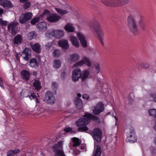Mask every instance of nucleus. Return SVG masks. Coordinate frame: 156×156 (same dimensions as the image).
<instances>
[{"instance_id": "0e129e2a", "label": "nucleus", "mask_w": 156, "mask_h": 156, "mask_svg": "<svg viewBox=\"0 0 156 156\" xmlns=\"http://www.w3.org/2000/svg\"><path fill=\"white\" fill-rule=\"evenodd\" d=\"M154 143L155 144H156V138H155L154 140Z\"/></svg>"}, {"instance_id": "1a4fd4ad", "label": "nucleus", "mask_w": 156, "mask_h": 156, "mask_svg": "<svg viewBox=\"0 0 156 156\" xmlns=\"http://www.w3.org/2000/svg\"><path fill=\"white\" fill-rule=\"evenodd\" d=\"M104 110V105L101 102L97 104L93 110V113L95 115H98Z\"/></svg>"}, {"instance_id": "c9c22d12", "label": "nucleus", "mask_w": 156, "mask_h": 156, "mask_svg": "<svg viewBox=\"0 0 156 156\" xmlns=\"http://www.w3.org/2000/svg\"><path fill=\"white\" fill-rule=\"evenodd\" d=\"M33 86L35 89L39 90L41 88L40 83L37 80H35L33 83Z\"/></svg>"}, {"instance_id": "ddd939ff", "label": "nucleus", "mask_w": 156, "mask_h": 156, "mask_svg": "<svg viewBox=\"0 0 156 156\" xmlns=\"http://www.w3.org/2000/svg\"><path fill=\"white\" fill-rule=\"evenodd\" d=\"M31 54V51L30 49L26 48L22 52L21 55L24 60L27 61L30 58Z\"/></svg>"}, {"instance_id": "e433bc0d", "label": "nucleus", "mask_w": 156, "mask_h": 156, "mask_svg": "<svg viewBox=\"0 0 156 156\" xmlns=\"http://www.w3.org/2000/svg\"><path fill=\"white\" fill-rule=\"evenodd\" d=\"M28 39L31 40L34 38H35L37 37V34L34 31L29 33L27 36Z\"/></svg>"}, {"instance_id": "e2e57ef3", "label": "nucleus", "mask_w": 156, "mask_h": 156, "mask_svg": "<svg viewBox=\"0 0 156 156\" xmlns=\"http://www.w3.org/2000/svg\"><path fill=\"white\" fill-rule=\"evenodd\" d=\"M65 74H66V73L65 72H64L62 73V76H63L64 75H65Z\"/></svg>"}, {"instance_id": "4d7b16f0", "label": "nucleus", "mask_w": 156, "mask_h": 156, "mask_svg": "<svg viewBox=\"0 0 156 156\" xmlns=\"http://www.w3.org/2000/svg\"><path fill=\"white\" fill-rule=\"evenodd\" d=\"M154 129L156 131V120H155V125H154Z\"/></svg>"}, {"instance_id": "5fc2aeb1", "label": "nucleus", "mask_w": 156, "mask_h": 156, "mask_svg": "<svg viewBox=\"0 0 156 156\" xmlns=\"http://www.w3.org/2000/svg\"><path fill=\"white\" fill-rule=\"evenodd\" d=\"M38 98H35V101L36 102V103H39V101H38Z\"/></svg>"}, {"instance_id": "2eb2a0df", "label": "nucleus", "mask_w": 156, "mask_h": 156, "mask_svg": "<svg viewBox=\"0 0 156 156\" xmlns=\"http://www.w3.org/2000/svg\"><path fill=\"white\" fill-rule=\"evenodd\" d=\"M61 18V16L57 14H54L48 16L47 19L49 22L55 23Z\"/></svg>"}, {"instance_id": "39448f33", "label": "nucleus", "mask_w": 156, "mask_h": 156, "mask_svg": "<svg viewBox=\"0 0 156 156\" xmlns=\"http://www.w3.org/2000/svg\"><path fill=\"white\" fill-rule=\"evenodd\" d=\"M64 34V32L62 30H53L51 31H48L45 34V36L48 38L54 37L57 38H60L62 37Z\"/></svg>"}, {"instance_id": "8fccbe9b", "label": "nucleus", "mask_w": 156, "mask_h": 156, "mask_svg": "<svg viewBox=\"0 0 156 156\" xmlns=\"http://www.w3.org/2000/svg\"><path fill=\"white\" fill-rule=\"evenodd\" d=\"M83 98V99H86V100H88L89 99V96L87 94H84L82 95Z\"/></svg>"}, {"instance_id": "dca6fc26", "label": "nucleus", "mask_w": 156, "mask_h": 156, "mask_svg": "<svg viewBox=\"0 0 156 156\" xmlns=\"http://www.w3.org/2000/svg\"><path fill=\"white\" fill-rule=\"evenodd\" d=\"M45 98L48 103L53 104L55 102V98L51 92L48 91L45 94Z\"/></svg>"}, {"instance_id": "3c124183", "label": "nucleus", "mask_w": 156, "mask_h": 156, "mask_svg": "<svg viewBox=\"0 0 156 156\" xmlns=\"http://www.w3.org/2000/svg\"><path fill=\"white\" fill-rule=\"evenodd\" d=\"M0 86L2 88H4V86L3 84V82L2 79L0 77Z\"/></svg>"}, {"instance_id": "393cba45", "label": "nucleus", "mask_w": 156, "mask_h": 156, "mask_svg": "<svg viewBox=\"0 0 156 156\" xmlns=\"http://www.w3.org/2000/svg\"><path fill=\"white\" fill-rule=\"evenodd\" d=\"M37 27L40 31L44 30L47 28V24L45 22L42 21L38 23Z\"/></svg>"}, {"instance_id": "338daca9", "label": "nucleus", "mask_w": 156, "mask_h": 156, "mask_svg": "<svg viewBox=\"0 0 156 156\" xmlns=\"http://www.w3.org/2000/svg\"><path fill=\"white\" fill-rule=\"evenodd\" d=\"M112 116H113V113H112Z\"/></svg>"}, {"instance_id": "4c0bfd02", "label": "nucleus", "mask_w": 156, "mask_h": 156, "mask_svg": "<svg viewBox=\"0 0 156 156\" xmlns=\"http://www.w3.org/2000/svg\"><path fill=\"white\" fill-rule=\"evenodd\" d=\"M61 62L58 60H56L54 61L53 66L54 68L58 69L61 66Z\"/></svg>"}, {"instance_id": "a211bd4d", "label": "nucleus", "mask_w": 156, "mask_h": 156, "mask_svg": "<svg viewBox=\"0 0 156 156\" xmlns=\"http://www.w3.org/2000/svg\"><path fill=\"white\" fill-rule=\"evenodd\" d=\"M127 139L129 141L134 142L136 140L135 132L133 130L127 133Z\"/></svg>"}, {"instance_id": "7c9ffc66", "label": "nucleus", "mask_w": 156, "mask_h": 156, "mask_svg": "<svg viewBox=\"0 0 156 156\" xmlns=\"http://www.w3.org/2000/svg\"><path fill=\"white\" fill-rule=\"evenodd\" d=\"M20 151L18 149H15L13 150H9L7 153V156H15L19 153Z\"/></svg>"}, {"instance_id": "f704fd0d", "label": "nucleus", "mask_w": 156, "mask_h": 156, "mask_svg": "<svg viewBox=\"0 0 156 156\" xmlns=\"http://www.w3.org/2000/svg\"><path fill=\"white\" fill-rule=\"evenodd\" d=\"M55 9L57 12L60 15H64L68 13V11L66 10H62L61 9L56 8Z\"/></svg>"}, {"instance_id": "13d9d810", "label": "nucleus", "mask_w": 156, "mask_h": 156, "mask_svg": "<svg viewBox=\"0 0 156 156\" xmlns=\"http://www.w3.org/2000/svg\"><path fill=\"white\" fill-rule=\"evenodd\" d=\"M16 58H17V59L18 60V61H19V59H20V58H19L18 57V55L17 54H16Z\"/></svg>"}, {"instance_id": "ea45409f", "label": "nucleus", "mask_w": 156, "mask_h": 156, "mask_svg": "<svg viewBox=\"0 0 156 156\" xmlns=\"http://www.w3.org/2000/svg\"><path fill=\"white\" fill-rule=\"evenodd\" d=\"M149 115L154 117H156V109H152L148 110Z\"/></svg>"}, {"instance_id": "2f4dec72", "label": "nucleus", "mask_w": 156, "mask_h": 156, "mask_svg": "<svg viewBox=\"0 0 156 156\" xmlns=\"http://www.w3.org/2000/svg\"><path fill=\"white\" fill-rule=\"evenodd\" d=\"M101 154V150L100 147L98 145L95 146L93 156H100Z\"/></svg>"}, {"instance_id": "cd10ccee", "label": "nucleus", "mask_w": 156, "mask_h": 156, "mask_svg": "<svg viewBox=\"0 0 156 156\" xmlns=\"http://www.w3.org/2000/svg\"><path fill=\"white\" fill-rule=\"evenodd\" d=\"M28 92V90H27L23 89L22 90V91L20 93V96H22V94L23 93V97H28L31 100H32L33 99H34L35 98V96L34 93L31 94V95L30 96H29L28 95H26V93H27Z\"/></svg>"}, {"instance_id": "58836bf2", "label": "nucleus", "mask_w": 156, "mask_h": 156, "mask_svg": "<svg viewBox=\"0 0 156 156\" xmlns=\"http://www.w3.org/2000/svg\"><path fill=\"white\" fill-rule=\"evenodd\" d=\"M94 68L95 69V72L98 74L100 72V67L99 64L98 63H95L94 64Z\"/></svg>"}, {"instance_id": "c03bdc74", "label": "nucleus", "mask_w": 156, "mask_h": 156, "mask_svg": "<svg viewBox=\"0 0 156 156\" xmlns=\"http://www.w3.org/2000/svg\"><path fill=\"white\" fill-rule=\"evenodd\" d=\"M30 5V2H27L23 4V7L25 9L28 8Z\"/></svg>"}, {"instance_id": "f8f14e48", "label": "nucleus", "mask_w": 156, "mask_h": 156, "mask_svg": "<svg viewBox=\"0 0 156 156\" xmlns=\"http://www.w3.org/2000/svg\"><path fill=\"white\" fill-rule=\"evenodd\" d=\"M72 139L73 143V147L72 148L73 151H71V152L77 154L79 153V149H78V150L75 151L74 150L73 148V147H79L81 144V142L80 141L79 139L76 137H73Z\"/></svg>"}, {"instance_id": "6e6d98bb", "label": "nucleus", "mask_w": 156, "mask_h": 156, "mask_svg": "<svg viewBox=\"0 0 156 156\" xmlns=\"http://www.w3.org/2000/svg\"><path fill=\"white\" fill-rule=\"evenodd\" d=\"M102 84V80L101 79V80L99 82V86H98L100 87H101Z\"/></svg>"}, {"instance_id": "79ce46f5", "label": "nucleus", "mask_w": 156, "mask_h": 156, "mask_svg": "<svg viewBox=\"0 0 156 156\" xmlns=\"http://www.w3.org/2000/svg\"><path fill=\"white\" fill-rule=\"evenodd\" d=\"M8 23V21L3 20L2 19H0V24L1 25L3 26H6Z\"/></svg>"}, {"instance_id": "6e6552de", "label": "nucleus", "mask_w": 156, "mask_h": 156, "mask_svg": "<svg viewBox=\"0 0 156 156\" xmlns=\"http://www.w3.org/2000/svg\"><path fill=\"white\" fill-rule=\"evenodd\" d=\"M32 16V13L30 12H27L23 14L19 17V22L22 24H23L27 20L31 19Z\"/></svg>"}, {"instance_id": "c756f323", "label": "nucleus", "mask_w": 156, "mask_h": 156, "mask_svg": "<svg viewBox=\"0 0 156 156\" xmlns=\"http://www.w3.org/2000/svg\"><path fill=\"white\" fill-rule=\"evenodd\" d=\"M65 29L69 32H74L75 30L73 25L71 23L67 24L64 27Z\"/></svg>"}, {"instance_id": "5701e85b", "label": "nucleus", "mask_w": 156, "mask_h": 156, "mask_svg": "<svg viewBox=\"0 0 156 156\" xmlns=\"http://www.w3.org/2000/svg\"><path fill=\"white\" fill-rule=\"evenodd\" d=\"M22 78L26 81L28 80L30 78V73L26 70H23L21 72Z\"/></svg>"}, {"instance_id": "c85d7f7f", "label": "nucleus", "mask_w": 156, "mask_h": 156, "mask_svg": "<svg viewBox=\"0 0 156 156\" xmlns=\"http://www.w3.org/2000/svg\"><path fill=\"white\" fill-rule=\"evenodd\" d=\"M31 47L32 50L37 53H40L41 51L40 45L39 44L36 43L34 45L31 44Z\"/></svg>"}, {"instance_id": "a18cd8bd", "label": "nucleus", "mask_w": 156, "mask_h": 156, "mask_svg": "<svg viewBox=\"0 0 156 156\" xmlns=\"http://www.w3.org/2000/svg\"><path fill=\"white\" fill-rule=\"evenodd\" d=\"M151 97L153 98V100L156 102V95L154 93H152L151 95Z\"/></svg>"}, {"instance_id": "473e14b6", "label": "nucleus", "mask_w": 156, "mask_h": 156, "mask_svg": "<svg viewBox=\"0 0 156 156\" xmlns=\"http://www.w3.org/2000/svg\"><path fill=\"white\" fill-rule=\"evenodd\" d=\"M79 59V56L77 54H72L70 56V60L72 62H77Z\"/></svg>"}, {"instance_id": "9d476101", "label": "nucleus", "mask_w": 156, "mask_h": 156, "mask_svg": "<svg viewBox=\"0 0 156 156\" xmlns=\"http://www.w3.org/2000/svg\"><path fill=\"white\" fill-rule=\"evenodd\" d=\"M81 71L80 69H75L72 72V79L74 82L77 81L80 78Z\"/></svg>"}, {"instance_id": "603ef678", "label": "nucleus", "mask_w": 156, "mask_h": 156, "mask_svg": "<svg viewBox=\"0 0 156 156\" xmlns=\"http://www.w3.org/2000/svg\"><path fill=\"white\" fill-rule=\"evenodd\" d=\"M80 147H81V149L83 151H85L86 149V147L85 146H81Z\"/></svg>"}, {"instance_id": "de8ad7c7", "label": "nucleus", "mask_w": 156, "mask_h": 156, "mask_svg": "<svg viewBox=\"0 0 156 156\" xmlns=\"http://www.w3.org/2000/svg\"><path fill=\"white\" fill-rule=\"evenodd\" d=\"M53 2L57 6L60 5L61 4L60 2L58 0H54Z\"/></svg>"}, {"instance_id": "37998d69", "label": "nucleus", "mask_w": 156, "mask_h": 156, "mask_svg": "<svg viewBox=\"0 0 156 156\" xmlns=\"http://www.w3.org/2000/svg\"><path fill=\"white\" fill-rule=\"evenodd\" d=\"M140 66L144 68H147L149 67L150 65L149 64L145 63H141Z\"/></svg>"}, {"instance_id": "72a5a7b5", "label": "nucleus", "mask_w": 156, "mask_h": 156, "mask_svg": "<svg viewBox=\"0 0 156 156\" xmlns=\"http://www.w3.org/2000/svg\"><path fill=\"white\" fill-rule=\"evenodd\" d=\"M22 41V37L19 34H18L16 36L14 39V44H17L21 43Z\"/></svg>"}, {"instance_id": "69168bd1", "label": "nucleus", "mask_w": 156, "mask_h": 156, "mask_svg": "<svg viewBox=\"0 0 156 156\" xmlns=\"http://www.w3.org/2000/svg\"><path fill=\"white\" fill-rule=\"evenodd\" d=\"M1 29L0 28V33H1Z\"/></svg>"}, {"instance_id": "9b49d317", "label": "nucleus", "mask_w": 156, "mask_h": 156, "mask_svg": "<svg viewBox=\"0 0 156 156\" xmlns=\"http://www.w3.org/2000/svg\"><path fill=\"white\" fill-rule=\"evenodd\" d=\"M76 35L80 41L82 46L84 48L86 47L87 46V43L84 36L80 32L77 33Z\"/></svg>"}, {"instance_id": "864d4df0", "label": "nucleus", "mask_w": 156, "mask_h": 156, "mask_svg": "<svg viewBox=\"0 0 156 156\" xmlns=\"http://www.w3.org/2000/svg\"><path fill=\"white\" fill-rule=\"evenodd\" d=\"M3 12V10L0 8V16H1Z\"/></svg>"}, {"instance_id": "052dcab7", "label": "nucleus", "mask_w": 156, "mask_h": 156, "mask_svg": "<svg viewBox=\"0 0 156 156\" xmlns=\"http://www.w3.org/2000/svg\"><path fill=\"white\" fill-rule=\"evenodd\" d=\"M37 74V72H33V75L34 76H36Z\"/></svg>"}, {"instance_id": "bf43d9fd", "label": "nucleus", "mask_w": 156, "mask_h": 156, "mask_svg": "<svg viewBox=\"0 0 156 156\" xmlns=\"http://www.w3.org/2000/svg\"><path fill=\"white\" fill-rule=\"evenodd\" d=\"M114 117L115 119L116 122L118 120L117 118V117L116 116H114Z\"/></svg>"}, {"instance_id": "423d86ee", "label": "nucleus", "mask_w": 156, "mask_h": 156, "mask_svg": "<svg viewBox=\"0 0 156 156\" xmlns=\"http://www.w3.org/2000/svg\"><path fill=\"white\" fill-rule=\"evenodd\" d=\"M64 140H61L55 144L53 148L55 152V156H65L62 150Z\"/></svg>"}, {"instance_id": "412c9836", "label": "nucleus", "mask_w": 156, "mask_h": 156, "mask_svg": "<svg viewBox=\"0 0 156 156\" xmlns=\"http://www.w3.org/2000/svg\"><path fill=\"white\" fill-rule=\"evenodd\" d=\"M58 44L59 46L64 49H68L69 47L68 41L66 40H60L58 42Z\"/></svg>"}, {"instance_id": "4be33fe9", "label": "nucleus", "mask_w": 156, "mask_h": 156, "mask_svg": "<svg viewBox=\"0 0 156 156\" xmlns=\"http://www.w3.org/2000/svg\"><path fill=\"white\" fill-rule=\"evenodd\" d=\"M90 71L89 70L86 69L81 72L80 75V79L82 81L86 80L90 74Z\"/></svg>"}, {"instance_id": "aec40b11", "label": "nucleus", "mask_w": 156, "mask_h": 156, "mask_svg": "<svg viewBox=\"0 0 156 156\" xmlns=\"http://www.w3.org/2000/svg\"><path fill=\"white\" fill-rule=\"evenodd\" d=\"M49 12L48 10H45L43 13L39 17H36L34 18L32 20H31L30 22L33 25L37 23L38 21L40 20L39 19L40 18L42 19L43 16L45 15L48 13H49Z\"/></svg>"}, {"instance_id": "a878e982", "label": "nucleus", "mask_w": 156, "mask_h": 156, "mask_svg": "<svg viewBox=\"0 0 156 156\" xmlns=\"http://www.w3.org/2000/svg\"><path fill=\"white\" fill-rule=\"evenodd\" d=\"M39 65V62L35 58H32L30 61L29 66L32 67H37Z\"/></svg>"}, {"instance_id": "f257e3e1", "label": "nucleus", "mask_w": 156, "mask_h": 156, "mask_svg": "<svg viewBox=\"0 0 156 156\" xmlns=\"http://www.w3.org/2000/svg\"><path fill=\"white\" fill-rule=\"evenodd\" d=\"M83 117L78 119L75 122L76 126L78 127V130L80 132L90 133L94 138L97 142L101 140V132L99 128H95L93 131L90 132L87 126L90 122V120L97 121L99 120L97 116L90 113H86Z\"/></svg>"}, {"instance_id": "bb28decb", "label": "nucleus", "mask_w": 156, "mask_h": 156, "mask_svg": "<svg viewBox=\"0 0 156 156\" xmlns=\"http://www.w3.org/2000/svg\"><path fill=\"white\" fill-rule=\"evenodd\" d=\"M77 109H80L83 107V102L81 100L78 98H76L74 100Z\"/></svg>"}, {"instance_id": "a19ab883", "label": "nucleus", "mask_w": 156, "mask_h": 156, "mask_svg": "<svg viewBox=\"0 0 156 156\" xmlns=\"http://www.w3.org/2000/svg\"><path fill=\"white\" fill-rule=\"evenodd\" d=\"M61 54V52L58 49L55 50L53 53V55L55 57H59Z\"/></svg>"}, {"instance_id": "0eeeda50", "label": "nucleus", "mask_w": 156, "mask_h": 156, "mask_svg": "<svg viewBox=\"0 0 156 156\" xmlns=\"http://www.w3.org/2000/svg\"><path fill=\"white\" fill-rule=\"evenodd\" d=\"M84 64L88 67H90L91 66L90 60L89 58L86 57H83L82 59L76 63L73 67H80L83 66Z\"/></svg>"}, {"instance_id": "6ab92c4d", "label": "nucleus", "mask_w": 156, "mask_h": 156, "mask_svg": "<svg viewBox=\"0 0 156 156\" xmlns=\"http://www.w3.org/2000/svg\"><path fill=\"white\" fill-rule=\"evenodd\" d=\"M0 5L4 8H11L13 6L11 2L7 0H0Z\"/></svg>"}, {"instance_id": "7ed1b4c3", "label": "nucleus", "mask_w": 156, "mask_h": 156, "mask_svg": "<svg viewBox=\"0 0 156 156\" xmlns=\"http://www.w3.org/2000/svg\"><path fill=\"white\" fill-rule=\"evenodd\" d=\"M127 22L130 31L134 34H136L138 32V29L134 17L131 15L129 16Z\"/></svg>"}, {"instance_id": "20e7f679", "label": "nucleus", "mask_w": 156, "mask_h": 156, "mask_svg": "<svg viewBox=\"0 0 156 156\" xmlns=\"http://www.w3.org/2000/svg\"><path fill=\"white\" fill-rule=\"evenodd\" d=\"M126 0H101L105 5L111 7H117L122 5Z\"/></svg>"}, {"instance_id": "b1692460", "label": "nucleus", "mask_w": 156, "mask_h": 156, "mask_svg": "<svg viewBox=\"0 0 156 156\" xmlns=\"http://www.w3.org/2000/svg\"><path fill=\"white\" fill-rule=\"evenodd\" d=\"M70 38V40L73 45L76 47H79V42L77 38L75 36H71Z\"/></svg>"}, {"instance_id": "49530a36", "label": "nucleus", "mask_w": 156, "mask_h": 156, "mask_svg": "<svg viewBox=\"0 0 156 156\" xmlns=\"http://www.w3.org/2000/svg\"><path fill=\"white\" fill-rule=\"evenodd\" d=\"M72 130L71 128L70 127H66L64 129V130L66 132H69Z\"/></svg>"}, {"instance_id": "680f3d73", "label": "nucleus", "mask_w": 156, "mask_h": 156, "mask_svg": "<svg viewBox=\"0 0 156 156\" xmlns=\"http://www.w3.org/2000/svg\"><path fill=\"white\" fill-rule=\"evenodd\" d=\"M77 96L78 97H80L81 96V94H80V93H78V94H77Z\"/></svg>"}, {"instance_id": "f3484780", "label": "nucleus", "mask_w": 156, "mask_h": 156, "mask_svg": "<svg viewBox=\"0 0 156 156\" xmlns=\"http://www.w3.org/2000/svg\"><path fill=\"white\" fill-rule=\"evenodd\" d=\"M138 24L140 29L143 31L146 30L147 24L144 21V17L141 16H139V20L138 21Z\"/></svg>"}, {"instance_id": "4468645a", "label": "nucleus", "mask_w": 156, "mask_h": 156, "mask_svg": "<svg viewBox=\"0 0 156 156\" xmlns=\"http://www.w3.org/2000/svg\"><path fill=\"white\" fill-rule=\"evenodd\" d=\"M18 23L11 22L9 24L8 27V30L11 31V34L13 35H15L16 33V26L18 25Z\"/></svg>"}, {"instance_id": "f03ea898", "label": "nucleus", "mask_w": 156, "mask_h": 156, "mask_svg": "<svg viewBox=\"0 0 156 156\" xmlns=\"http://www.w3.org/2000/svg\"><path fill=\"white\" fill-rule=\"evenodd\" d=\"M92 23L90 22L89 23V27L91 28L92 32L95 35L97 36L100 41L102 42L103 39L104 33L100 27L99 23L95 21L93 23V26L92 25Z\"/></svg>"}, {"instance_id": "09e8293b", "label": "nucleus", "mask_w": 156, "mask_h": 156, "mask_svg": "<svg viewBox=\"0 0 156 156\" xmlns=\"http://www.w3.org/2000/svg\"><path fill=\"white\" fill-rule=\"evenodd\" d=\"M57 84L55 82H53L52 84V88L54 89L56 88L57 87Z\"/></svg>"}]
</instances>
